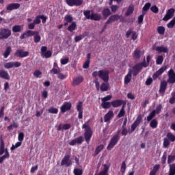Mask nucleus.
Wrapping results in <instances>:
<instances>
[{
  "mask_svg": "<svg viewBox=\"0 0 175 175\" xmlns=\"http://www.w3.org/2000/svg\"><path fill=\"white\" fill-rule=\"evenodd\" d=\"M110 75V71L107 70H100L98 71H94L92 72V77H99L104 83H109V79Z\"/></svg>",
  "mask_w": 175,
  "mask_h": 175,
  "instance_id": "1",
  "label": "nucleus"
},
{
  "mask_svg": "<svg viewBox=\"0 0 175 175\" xmlns=\"http://www.w3.org/2000/svg\"><path fill=\"white\" fill-rule=\"evenodd\" d=\"M88 122V121L85 122V124H83L82 126V129H85L84 139L88 144L91 141V138L92 137L93 135L92 129H91V126H90Z\"/></svg>",
  "mask_w": 175,
  "mask_h": 175,
  "instance_id": "2",
  "label": "nucleus"
},
{
  "mask_svg": "<svg viewBox=\"0 0 175 175\" xmlns=\"http://www.w3.org/2000/svg\"><path fill=\"white\" fill-rule=\"evenodd\" d=\"M121 131L118 130L117 133L111 138L110 142L107 146V150L108 151H110L112 148H114V146H116V144L120 141V139L121 137Z\"/></svg>",
  "mask_w": 175,
  "mask_h": 175,
  "instance_id": "3",
  "label": "nucleus"
},
{
  "mask_svg": "<svg viewBox=\"0 0 175 175\" xmlns=\"http://www.w3.org/2000/svg\"><path fill=\"white\" fill-rule=\"evenodd\" d=\"M93 83L95 84L96 91H99V90H100L102 92H106V91H109V88L110 87L109 82H103L100 85L99 83V80L96 79L93 81Z\"/></svg>",
  "mask_w": 175,
  "mask_h": 175,
  "instance_id": "4",
  "label": "nucleus"
},
{
  "mask_svg": "<svg viewBox=\"0 0 175 175\" xmlns=\"http://www.w3.org/2000/svg\"><path fill=\"white\" fill-rule=\"evenodd\" d=\"M143 68H147V64H146V59H144V62L141 63H138L133 66L132 73L134 77L140 73V70L143 69Z\"/></svg>",
  "mask_w": 175,
  "mask_h": 175,
  "instance_id": "5",
  "label": "nucleus"
},
{
  "mask_svg": "<svg viewBox=\"0 0 175 175\" xmlns=\"http://www.w3.org/2000/svg\"><path fill=\"white\" fill-rule=\"evenodd\" d=\"M12 36V31L9 29L3 28L0 31V40L9 39Z\"/></svg>",
  "mask_w": 175,
  "mask_h": 175,
  "instance_id": "6",
  "label": "nucleus"
},
{
  "mask_svg": "<svg viewBox=\"0 0 175 175\" xmlns=\"http://www.w3.org/2000/svg\"><path fill=\"white\" fill-rule=\"evenodd\" d=\"M72 165V160H70V155L66 154L61 161V165H66V167H69Z\"/></svg>",
  "mask_w": 175,
  "mask_h": 175,
  "instance_id": "7",
  "label": "nucleus"
},
{
  "mask_svg": "<svg viewBox=\"0 0 175 175\" xmlns=\"http://www.w3.org/2000/svg\"><path fill=\"white\" fill-rule=\"evenodd\" d=\"M21 66V64L19 62H8L4 64V68L5 69H12V68H20Z\"/></svg>",
  "mask_w": 175,
  "mask_h": 175,
  "instance_id": "8",
  "label": "nucleus"
},
{
  "mask_svg": "<svg viewBox=\"0 0 175 175\" xmlns=\"http://www.w3.org/2000/svg\"><path fill=\"white\" fill-rule=\"evenodd\" d=\"M175 10L174 8H170L167 10L165 16L163 18V21H168L170 18H173L174 16Z\"/></svg>",
  "mask_w": 175,
  "mask_h": 175,
  "instance_id": "9",
  "label": "nucleus"
},
{
  "mask_svg": "<svg viewBox=\"0 0 175 175\" xmlns=\"http://www.w3.org/2000/svg\"><path fill=\"white\" fill-rule=\"evenodd\" d=\"M142 122V116H139L136 120L133 122V124L131 125L130 133H133V132H135L136 128H137L138 125H140V123Z\"/></svg>",
  "mask_w": 175,
  "mask_h": 175,
  "instance_id": "10",
  "label": "nucleus"
},
{
  "mask_svg": "<svg viewBox=\"0 0 175 175\" xmlns=\"http://www.w3.org/2000/svg\"><path fill=\"white\" fill-rule=\"evenodd\" d=\"M170 84H174L175 83V72L173 69H170L168 71V79L167 81Z\"/></svg>",
  "mask_w": 175,
  "mask_h": 175,
  "instance_id": "11",
  "label": "nucleus"
},
{
  "mask_svg": "<svg viewBox=\"0 0 175 175\" xmlns=\"http://www.w3.org/2000/svg\"><path fill=\"white\" fill-rule=\"evenodd\" d=\"M70 109H72V103L65 102L60 107L61 113H66V111H69Z\"/></svg>",
  "mask_w": 175,
  "mask_h": 175,
  "instance_id": "12",
  "label": "nucleus"
},
{
  "mask_svg": "<svg viewBox=\"0 0 175 175\" xmlns=\"http://www.w3.org/2000/svg\"><path fill=\"white\" fill-rule=\"evenodd\" d=\"M83 142H84V138L83 136H79L69 142L70 146H76L77 144H82Z\"/></svg>",
  "mask_w": 175,
  "mask_h": 175,
  "instance_id": "13",
  "label": "nucleus"
},
{
  "mask_svg": "<svg viewBox=\"0 0 175 175\" xmlns=\"http://www.w3.org/2000/svg\"><path fill=\"white\" fill-rule=\"evenodd\" d=\"M15 55L19 58H25V57L29 55V52L24 51L23 49H18L15 53Z\"/></svg>",
  "mask_w": 175,
  "mask_h": 175,
  "instance_id": "14",
  "label": "nucleus"
},
{
  "mask_svg": "<svg viewBox=\"0 0 175 175\" xmlns=\"http://www.w3.org/2000/svg\"><path fill=\"white\" fill-rule=\"evenodd\" d=\"M20 6L21 5L18 3H10L6 6V10H8V12H12V10H16V9L20 8Z\"/></svg>",
  "mask_w": 175,
  "mask_h": 175,
  "instance_id": "15",
  "label": "nucleus"
},
{
  "mask_svg": "<svg viewBox=\"0 0 175 175\" xmlns=\"http://www.w3.org/2000/svg\"><path fill=\"white\" fill-rule=\"evenodd\" d=\"M83 81H84V78L79 75L73 79L72 84L74 87H76V85H80Z\"/></svg>",
  "mask_w": 175,
  "mask_h": 175,
  "instance_id": "16",
  "label": "nucleus"
},
{
  "mask_svg": "<svg viewBox=\"0 0 175 175\" xmlns=\"http://www.w3.org/2000/svg\"><path fill=\"white\" fill-rule=\"evenodd\" d=\"M166 69H167V67H166V66H162L159 70H158L153 75V80H157V79H158V77H159V76H161L162 75V73H163V72H165V70H166Z\"/></svg>",
  "mask_w": 175,
  "mask_h": 175,
  "instance_id": "17",
  "label": "nucleus"
},
{
  "mask_svg": "<svg viewBox=\"0 0 175 175\" xmlns=\"http://www.w3.org/2000/svg\"><path fill=\"white\" fill-rule=\"evenodd\" d=\"M167 81H161L160 83V88H159V94H165L166 92V90L167 88Z\"/></svg>",
  "mask_w": 175,
  "mask_h": 175,
  "instance_id": "18",
  "label": "nucleus"
},
{
  "mask_svg": "<svg viewBox=\"0 0 175 175\" xmlns=\"http://www.w3.org/2000/svg\"><path fill=\"white\" fill-rule=\"evenodd\" d=\"M77 110L79 112L78 118L81 120L83 118V102L79 101L77 105Z\"/></svg>",
  "mask_w": 175,
  "mask_h": 175,
  "instance_id": "19",
  "label": "nucleus"
},
{
  "mask_svg": "<svg viewBox=\"0 0 175 175\" xmlns=\"http://www.w3.org/2000/svg\"><path fill=\"white\" fill-rule=\"evenodd\" d=\"M120 18L121 16L118 14L111 15L106 21V24H111V23H114V21H118Z\"/></svg>",
  "mask_w": 175,
  "mask_h": 175,
  "instance_id": "20",
  "label": "nucleus"
},
{
  "mask_svg": "<svg viewBox=\"0 0 175 175\" xmlns=\"http://www.w3.org/2000/svg\"><path fill=\"white\" fill-rule=\"evenodd\" d=\"M132 80V69L129 68L128 74L124 77V84L128 85Z\"/></svg>",
  "mask_w": 175,
  "mask_h": 175,
  "instance_id": "21",
  "label": "nucleus"
},
{
  "mask_svg": "<svg viewBox=\"0 0 175 175\" xmlns=\"http://www.w3.org/2000/svg\"><path fill=\"white\" fill-rule=\"evenodd\" d=\"M122 103H124V100L116 99L113 100L111 102L112 107H120V106H122Z\"/></svg>",
  "mask_w": 175,
  "mask_h": 175,
  "instance_id": "22",
  "label": "nucleus"
},
{
  "mask_svg": "<svg viewBox=\"0 0 175 175\" xmlns=\"http://www.w3.org/2000/svg\"><path fill=\"white\" fill-rule=\"evenodd\" d=\"M33 31L31 30H27L25 32H24L21 36L20 39H27V38H29L31 36H33Z\"/></svg>",
  "mask_w": 175,
  "mask_h": 175,
  "instance_id": "23",
  "label": "nucleus"
},
{
  "mask_svg": "<svg viewBox=\"0 0 175 175\" xmlns=\"http://www.w3.org/2000/svg\"><path fill=\"white\" fill-rule=\"evenodd\" d=\"M0 77L4 80H10V77L9 76V72L5 70H0Z\"/></svg>",
  "mask_w": 175,
  "mask_h": 175,
  "instance_id": "24",
  "label": "nucleus"
},
{
  "mask_svg": "<svg viewBox=\"0 0 175 175\" xmlns=\"http://www.w3.org/2000/svg\"><path fill=\"white\" fill-rule=\"evenodd\" d=\"M90 20H93V21H100L102 20V15L98 13L92 12Z\"/></svg>",
  "mask_w": 175,
  "mask_h": 175,
  "instance_id": "25",
  "label": "nucleus"
},
{
  "mask_svg": "<svg viewBox=\"0 0 175 175\" xmlns=\"http://www.w3.org/2000/svg\"><path fill=\"white\" fill-rule=\"evenodd\" d=\"M113 117H114V113L113 111H109L104 116V121L105 122H109V121H110Z\"/></svg>",
  "mask_w": 175,
  "mask_h": 175,
  "instance_id": "26",
  "label": "nucleus"
},
{
  "mask_svg": "<svg viewBox=\"0 0 175 175\" xmlns=\"http://www.w3.org/2000/svg\"><path fill=\"white\" fill-rule=\"evenodd\" d=\"M110 167L107 164L103 165V170L98 175H109Z\"/></svg>",
  "mask_w": 175,
  "mask_h": 175,
  "instance_id": "27",
  "label": "nucleus"
},
{
  "mask_svg": "<svg viewBox=\"0 0 175 175\" xmlns=\"http://www.w3.org/2000/svg\"><path fill=\"white\" fill-rule=\"evenodd\" d=\"M133 12H135V5L133 4H131L128 9L127 11L125 13V16H126V17L131 16V14H132L133 13Z\"/></svg>",
  "mask_w": 175,
  "mask_h": 175,
  "instance_id": "28",
  "label": "nucleus"
},
{
  "mask_svg": "<svg viewBox=\"0 0 175 175\" xmlns=\"http://www.w3.org/2000/svg\"><path fill=\"white\" fill-rule=\"evenodd\" d=\"M33 36L34 43H39V42H40L42 39V38L40 37V34H39V31H33Z\"/></svg>",
  "mask_w": 175,
  "mask_h": 175,
  "instance_id": "29",
  "label": "nucleus"
},
{
  "mask_svg": "<svg viewBox=\"0 0 175 175\" xmlns=\"http://www.w3.org/2000/svg\"><path fill=\"white\" fill-rule=\"evenodd\" d=\"M156 51H157L159 53H169V49H167V47H165L163 46H157L156 48Z\"/></svg>",
  "mask_w": 175,
  "mask_h": 175,
  "instance_id": "30",
  "label": "nucleus"
},
{
  "mask_svg": "<svg viewBox=\"0 0 175 175\" xmlns=\"http://www.w3.org/2000/svg\"><path fill=\"white\" fill-rule=\"evenodd\" d=\"M102 14H103L104 18H107V17H109V16H110V14H111V12H110V9L105 8L102 11Z\"/></svg>",
  "mask_w": 175,
  "mask_h": 175,
  "instance_id": "31",
  "label": "nucleus"
},
{
  "mask_svg": "<svg viewBox=\"0 0 175 175\" xmlns=\"http://www.w3.org/2000/svg\"><path fill=\"white\" fill-rule=\"evenodd\" d=\"M141 53H142V51H140V50L135 49L134 51L133 55L134 59H139L142 55Z\"/></svg>",
  "mask_w": 175,
  "mask_h": 175,
  "instance_id": "32",
  "label": "nucleus"
},
{
  "mask_svg": "<svg viewBox=\"0 0 175 175\" xmlns=\"http://www.w3.org/2000/svg\"><path fill=\"white\" fill-rule=\"evenodd\" d=\"M77 25H76V22H72L71 24L68 27V31L69 32H73L76 29Z\"/></svg>",
  "mask_w": 175,
  "mask_h": 175,
  "instance_id": "33",
  "label": "nucleus"
},
{
  "mask_svg": "<svg viewBox=\"0 0 175 175\" xmlns=\"http://www.w3.org/2000/svg\"><path fill=\"white\" fill-rule=\"evenodd\" d=\"M105 148V146L103 144H100L97 148H96L95 152H94V156L98 155L100 151Z\"/></svg>",
  "mask_w": 175,
  "mask_h": 175,
  "instance_id": "34",
  "label": "nucleus"
},
{
  "mask_svg": "<svg viewBox=\"0 0 175 175\" xmlns=\"http://www.w3.org/2000/svg\"><path fill=\"white\" fill-rule=\"evenodd\" d=\"M10 53H12V47L8 46L3 53L4 58H8L10 55Z\"/></svg>",
  "mask_w": 175,
  "mask_h": 175,
  "instance_id": "35",
  "label": "nucleus"
},
{
  "mask_svg": "<svg viewBox=\"0 0 175 175\" xmlns=\"http://www.w3.org/2000/svg\"><path fill=\"white\" fill-rule=\"evenodd\" d=\"M168 175H175V163L170 164Z\"/></svg>",
  "mask_w": 175,
  "mask_h": 175,
  "instance_id": "36",
  "label": "nucleus"
},
{
  "mask_svg": "<svg viewBox=\"0 0 175 175\" xmlns=\"http://www.w3.org/2000/svg\"><path fill=\"white\" fill-rule=\"evenodd\" d=\"M101 106L103 109H110L111 107V102L102 101Z\"/></svg>",
  "mask_w": 175,
  "mask_h": 175,
  "instance_id": "37",
  "label": "nucleus"
},
{
  "mask_svg": "<svg viewBox=\"0 0 175 175\" xmlns=\"http://www.w3.org/2000/svg\"><path fill=\"white\" fill-rule=\"evenodd\" d=\"M151 8V3H146L144 6L142 8V13H146L150 10V8Z\"/></svg>",
  "mask_w": 175,
  "mask_h": 175,
  "instance_id": "38",
  "label": "nucleus"
},
{
  "mask_svg": "<svg viewBox=\"0 0 175 175\" xmlns=\"http://www.w3.org/2000/svg\"><path fill=\"white\" fill-rule=\"evenodd\" d=\"M87 36L85 34H81L79 36H77L75 37V42L77 43V42H80V40H83V39L85 38V37Z\"/></svg>",
  "mask_w": 175,
  "mask_h": 175,
  "instance_id": "39",
  "label": "nucleus"
},
{
  "mask_svg": "<svg viewBox=\"0 0 175 175\" xmlns=\"http://www.w3.org/2000/svg\"><path fill=\"white\" fill-rule=\"evenodd\" d=\"M150 128H152V129H155V128H157V126H158V120H157L155 119L151 120V122L150 123Z\"/></svg>",
  "mask_w": 175,
  "mask_h": 175,
  "instance_id": "40",
  "label": "nucleus"
},
{
  "mask_svg": "<svg viewBox=\"0 0 175 175\" xmlns=\"http://www.w3.org/2000/svg\"><path fill=\"white\" fill-rule=\"evenodd\" d=\"M125 170H126V163H125V161H123L120 167V172L122 175L125 174Z\"/></svg>",
  "mask_w": 175,
  "mask_h": 175,
  "instance_id": "41",
  "label": "nucleus"
},
{
  "mask_svg": "<svg viewBox=\"0 0 175 175\" xmlns=\"http://www.w3.org/2000/svg\"><path fill=\"white\" fill-rule=\"evenodd\" d=\"M165 27L163 26H159L157 27V32L159 33V35H165Z\"/></svg>",
  "mask_w": 175,
  "mask_h": 175,
  "instance_id": "42",
  "label": "nucleus"
},
{
  "mask_svg": "<svg viewBox=\"0 0 175 175\" xmlns=\"http://www.w3.org/2000/svg\"><path fill=\"white\" fill-rule=\"evenodd\" d=\"M167 137L170 142H175V135L172 133H168L167 134Z\"/></svg>",
  "mask_w": 175,
  "mask_h": 175,
  "instance_id": "43",
  "label": "nucleus"
},
{
  "mask_svg": "<svg viewBox=\"0 0 175 175\" xmlns=\"http://www.w3.org/2000/svg\"><path fill=\"white\" fill-rule=\"evenodd\" d=\"M42 57H44V58H50L51 57V55H53V52L51 51H46L44 53L43 55H41Z\"/></svg>",
  "mask_w": 175,
  "mask_h": 175,
  "instance_id": "44",
  "label": "nucleus"
},
{
  "mask_svg": "<svg viewBox=\"0 0 175 175\" xmlns=\"http://www.w3.org/2000/svg\"><path fill=\"white\" fill-rule=\"evenodd\" d=\"M83 14L87 20H91V10L83 11Z\"/></svg>",
  "mask_w": 175,
  "mask_h": 175,
  "instance_id": "45",
  "label": "nucleus"
},
{
  "mask_svg": "<svg viewBox=\"0 0 175 175\" xmlns=\"http://www.w3.org/2000/svg\"><path fill=\"white\" fill-rule=\"evenodd\" d=\"M21 25H14L12 27V31L14 33L21 32Z\"/></svg>",
  "mask_w": 175,
  "mask_h": 175,
  "instance_id": "46",
  "label": "nucleus"
},
{
  "mask_svg": "<svg viewBox=\"0 0 175 175\" xmlns=\"http://www.w3.org/2000/svg\"><path fill=\"white\" fill-rule=\"evenodd\" d=\"M64 21L69 23H72L73 17H72V15H66L64 16Z\"/></svg>",
  "mask_w": 175,
  "mask_h": 175,
  "instance_id": "47",
  "label": "nucleus"
},
{
  "mask_svg": "<svg viewBox=\"0 0 175 175\" xmlns=\"http://www.w3.org/2000/svg\"><path fill=\"white\" fill-rule=\"evenodd\" d=\"M163 146L164 148H167L170 146V141L167 138H164Z\"/></svg>",
  "mask_w": 175,
  "mask_h": 175,
  "instance_id": "48",
  "label": "nucleus"
},
{
  "mask_svg": "<svg viewBox=\"0 0 175 175\" xmlns=\"http://www.w3.org/2000/svg\"><path fill=\"white\" fill-rule=\"evenodd\" d=\"M163 62V56L159 55L157 57V59L156 60L157 65H162V63Z\"/></svg>",
  "mask_w": 175,
  "mask_h": 175,
  "instance_id": "49",
  "label": "nucleus"
},
{
  "mask_svg": "<svg viewBox=\"0 0 175 175\" xmlns=\"http://www.w3.org/2000/svg\"><path fill=\"white\" fill-rule=\"evenodd\" d=\"M74 175H83V170L80 168H75L73 170Z\"/></svg>",
  "mask_w": 175,
  "mask_h": 175,
  "instance_id": "50",
  "label": "nucleus"
},
{
  "mask_svg": "<svg viewBox=\"0 0 175 175\" xmlns=\"http://www.w3.org/2000/svg\"><path fill=\"white\" fill-rule=\"evenodd\" d=\"M61 72V68H53L50 71L49 73H52L53 75H58Z\"/></svg>",
  "mask_w": 175,
  "mask_h": 175,
  "instance_id": "51",
  "label": "nucleus"
},
{
  "mask_svg": "<svg viewBox=\"0 0 175 175\" xmlns=\"http://www.w3.org/2000/svg\"><path fill=\"white\" fill-rule=\"evenodd\" d=\"M49 113L51 114H58V109L51 107L49 110Z\"/></svg>",
  "mask_w": 175,
  "mask_h": 175,
  "instance_id": "52",
  "label": "nucleus"
},
{
  "mask_svg": "<svg viewBox=\"0 0 175 175\" xmlns=\"http://www.w3.org/2000/svg\"><path fill=\"white\" fill-rule=\"evenodd\" d=\"M175 25V17L172 18V20L169 22L167 25V28H173Z\"/></svg>",
  "mask_w": 175,
  "mask_h": 175,
  "instance_id": "53",
  "label": "nucleus"
},
{
  "mask_svg": "<svg viewBox=\"0 0 175 175\" xmlns=\"http://www.w3.org/2000/svg\"><path fill=\"white\" fill-rule=\"evenodd\" d=\"M157 113H155V111H153L152 112H151L149 116L147 117V121L150 122L151 121V120H152V118H154V117H155Z\"/></svg>",
  "mask_w": 175,
  "mask_h": 175,
  "instance_id": "54",
  "label": "nucleus"
},
{
  "mask_svg": "<svg viewBox=\"0 0 175 175\" xmlns=\"http://www.w3.org/2000/svg\"><path fill=\"white\" fill-rule=\"evenodd\" d=\"M175 161V155H169L168 156V160L167 163L170 165V163H173Z\"/></svg>",
  "mask_w": 175,
  "mask_h": 175,
  "instance_id": "55",
  "label": "nucleus"
},
{
  "mask_svg": "<svg viewBox=\"0 0 175 175\" xmlns=\"http://www.w3.org/2000/svg\"><path fill=\"white\" fill-rule=\"evenodd\" d=\"M84 0H74V6H81Z\"/></svg>",
  "mask_w": 175,
  "mask_h": 175,
  "instance_id": "56",
  "label": "nucleus"
},
{
  "mask_svg": "<svg viewBox=\"0 0 175 175\" xmlns=\"http://www.w3.org/2000/svg\"><path fill=\"white\" fill-rule=\"evenodd\" d=\"M162 110V105L159 104L157 106L156 109H154L153 111H155V114H159Z\"/></svg>",
  "mask_w": 175,
  "mask_h": 175,
  "instance_id": "57",
  "label": "nucleus"
},
{
  "mask_svg": "<svg viewBox=\"0 0 175 175\" xmlns=\"http://www.w3.org/2000/svg\"><path fill=\"white\" fill-rule=\"evenodd\" d=\"M34 77H36L37 79H39L40 76H42V72L39 70H36L33 72Z\"/></svg>",
  "mask_w": 175,
  "mask_h": 175,
  "instance_id": "58",
  "label": "nucleus"
},
{
  "mask_svg": "<svg viewBox=\"0 0 175 175\" xmlns=\"http://www.w3.org/2000/svg\"><path fill=\"white\" fill-rule=\"evenodd\" d=\"M33 23L36 25H38V24H40V23H42V21H40V15L36 16V18L34 19Z\"/></svg>",
  "mask_w": 175,
  "mask_h": 175,
  "instance_id": "59",
  "label": "nucleus"
},
{
  "mask_svg": "<svg viewBox=\"0 0 175 175\" xmlns=\"http://www.w3.org/2000/svg\"><path fill=\"white\" fill-rule=\"evenodd\" d=\"M146 14V12H142V14H141L138 17V24H142L143 23V20H144V15Z\"/></svg>",
  "mask_w": 175,
  "mask_h": 175,
  "instance_id": "60",
  "label": "nucleus"
},
{
  "mask_svg": "<svg viewBox=\"0 0 175 175\" xmlns=\"http://www.w3.org/2000/svg\"><path fill=\"white\" fill-rule=\"evenodd\" d=\"M167 157V153L166 152H164L163 157L161 158V163H163V165H165V163H166Z\"/></svg>",
  "mask_w": 175,
  "mask_h": 175,
  "instance_id": "61",
  "label": "nucleus"
},
{
  "mask_svg": "<svg viewBox=\"0 0 175 175\" xmlns=\"http://www.w3.org/2000/svg\"><path fill=\"white\" fill-rule=\"evenodd\" d=\"M161 168V165L159 164H157V165H155L154 167H153V169L151 172H153V173H156L158 172V170H159V169Z\"/></svg>",
  "mask_w": 175,
  "mask_h": 175,
  "instance_id": "62",
  "label": "nucleus"
},
{
  "mask_svg": "<svg viewBox=\"0 0 175 175\" xmlns=\"http://www.w3.org/2000/svg\"><path fill=\"white\" fill-rule=\"evenodd\" d=\"M150 10L151 12H152L153 13H158V12H159V9L158 8V7H157V5H153L150 8Z\"/></svg>",
  "mask_w": 175,
  "mask_h": 175,
  "instance_id": "63",
  "label": "nucleus"
},
{
  "mask_svg": "<svg viewBox=\"0 0 175 175\" xmlns=\"http://www.w3.org/2000/svg\"><path fill=\"white\" fill-rule=\"evenodd\" d=\"M18 140L21 142V143L24 140V133H19L18 136Z\"/></svg>",
  "mask_w": 175,
  "mask_h": 175,
  "instance_id": "64",
  "label": "nucleus"
}]
</instances>
